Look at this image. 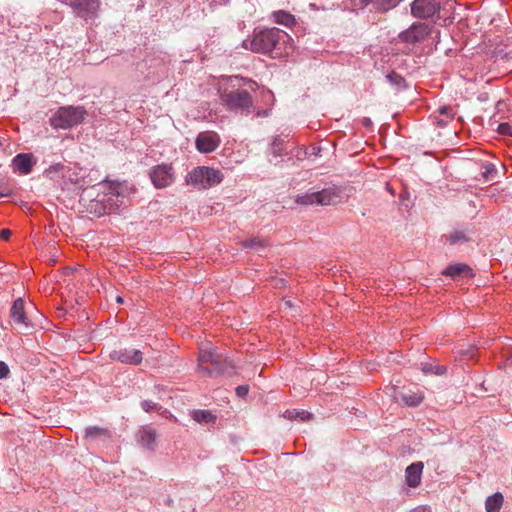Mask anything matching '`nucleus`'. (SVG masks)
<instances>
[{
    "label": "nucleus",
    "mask_w": 512,
    "mask_h": 512,
    "mask_svg": "<svg viewBox=\"0 0 512 512\" xmlns=\"http://www.w3.org/2000/svg\"><path fill=\"white\" fill-rule=\"evenodd\" d=\"M503 504V495L500 492H496L491 496H488L485 501L486 512H499Z\"/></svg>",
    "instance_id": "21"
},
{
    "label": "nucleus",
    "mask_w": 512,
    "mask_h": 512,
    "mask_svg": "<svg viewBox=\"0 0 512 512\" xmlns=\"http://www.w3.org/2000/svg\"><path fill=\"white\" fill-rule=\"evenodd\" d=\"M284 417L289 420H301L305 421L307 419H310L312 417V414L307 411H297V410H287L284 413Z\"/></svg>",
    "instance_id": "28"
},
{
    "label": "nucleus",
    "mask_w": 512,
    "mask_h": 512,
    "mask_svg": "<svg viewBox=\"0 0 512 512\" xmlns=\"http://www.w3.org/2000/svg\"><path fill=\"white\" fill-rule=\"evenodd\" d=\"M61 2L71 6L74 13L85 20L95 18L97 16L100 2L99 0H60Z\"/></svg>",
    "instance_id": "8"
},
{
    "label": "nucleus",
    "mask_w": 512,
    "mask_h": 512,
    "mask_svg": "<svg viewBox=\"0 0 512 512\" xmlns=\"http://www.w3.org/2000/svg\"><path fill=\"white\" fill-rule=\"evenodd\" d=\"M403 1L404 0H369V3H372L377 11L387 12L398 6Z\"/></svg>",
    "instance_id": "23"
},
{
    "label": "nucleus",
    "mask_w": 512,
    "mask_h": 512,
    "mask_svg": "<svg viewBox=\"0 0 512 512\" xmlns=\"http://www.w3.org/2000/svg\"><path fill=\"white\" fill-rule=\"evenodd\" d=\"M140 405L145 412H151L152 410H158L161 408L157 403L150 400H143Z\"/></svg>",
    "instance_id": "33"
},
{
    "label": "nucleus",
    "mask_w": 512,
    "mask_h": 512,
    "mask_svg": "<svg viewBox=\"0 0 512 512\" xmlns=\"http://www.w3.org/2000/svg\"><path fill=\"white\" fill-rule=\"evenodd\" d=\"M86 114L82 106L60 107L50 118V124L55 129H68L82 123Z\"/></svg>",
    "instance_id": "2"
},
{
    "label": "nucleus",
    "mask_w": 512,
    "mask_h": 512,
    "mask_svg": "<svg viewBox=\"0 0 512 512\" xmlns=\"http://www.w3.org/2000/svg\"><path fill=\"white\" fill-rule=\"evenodd\" d=\"M33 164V155L30 153L17 154L12 160V167L14 171H17L22 175L29 174L32 171Z\"/></svg>",
    "instance_id": "17"
},
{
    "label": "nucleus",
    "mask_w": 512,
    "mask_h": 512,
    "mask_svg": "<svg viewBox=\"0 0 512 512\" xmlns=\"http://www.w3.org/2000/svg\"><path fill=\"white\" fill-rule=\"evenodd\" d=\"M446 370L447 369L445 366L433 365V364H429V363H425L422 366V371L425 374L443 375V374H445Z\"/></svg>",
    "instance_id": "30"
},
{
    "label": "nucleus",
    "mask_w": 512,
    "mask_h": 512,
    "mask_svg": "<svg viewBox=\"0 0 512 512\" xmlns=\"http://www.w3.org/2000/svg\"><path fill=\"white\" fill-rule=\"evenodd\" d=\"M447 122H448V119L446 117L445 118H437V120H436V123L439 126H446Z\"/></svg>",
    "instance_id": "41"
},
{
    "label": "nucleus",
    "mask_w": 512,
    "mask_h": 512,
    "mask_svg": "<svg viewBox=\"0 0 512 512\" xmlns=\"http://www.w3.org/2000/svg\"><path fill=\"white\" fill-rule=\"evenodd\" d=\"M431 33V28L423 22H414L408 29L399 33L401 42L415 44L425 40Z\"/></svg>",
    "instance_id": "7"
},
{
    "label": "nucleus",
    "mask_w": 512,
    "mask_h": 512,
    "mask_svg": "<svg viewBox=\"0 0 512 512\" xmlns=\"http://www.w3.org/2000/svg\"><path fill=\"white\" fill-rule=\"evenodd\" d=\"M498 131L502 135H512V127L508 123H501Z\"/></svg>",
    "instance_id": "35"
},
{
    "label": "nucleus",
    "mask_w": 512,
    "mask_h": 512,
    "mask_svg": "<svg viewBox=\"0 0 512 512\" xmlns=\"http://www.w3.org/2000/svg\"><path fill=\"white\" fill-rule=\"evenodd\" d=\"M192 418L198 423H214L216 416L209 410H194L192 412Z\"/></svg>",
    "instance_id": "24"
},
{
    "label": "nucleus",
    "mask_w": 512,
    "mask_h": 512,
    "mask_svg": "<svg viewBox=\"0 0 512 512\" xmlns=\"http://www.w3.org/2000/svg\"><path fill=\"white\" fill-rule=\"evenodd\" d=\"M110 359L128 365H139L143 361V353L134 348H120L109 354Z\"/></svg>",
    "instance_id": "12"
},
{
    "label": "nucleus",
    "mask_w": 512,
    "mask_h": 512,
    "mask_svg": "<svg viewBox=\"0 0 512 512\" xmlns=\"http://www.w3.org/2000/svg\"><path fill=\"white\" fill-rule=\"evenodd\" d=\"M61 168H63V164L61 163H57L55 165H51L50 168L48 169L49 172H52V171H59Z\"/></svg>",
    "instance_id": "39"
},
{
    "label": "nucleus",
    "mask_w": 512,
    "mask_h": 512,
    "mask_svg": "<svg viewBox=\"0 0 512 512\" xmlns=\"http://www.w3.org/2000/svg\"><path fill=\"white\" fill-rule=\"evenodd\" d=\"M122 204L123 199L121 197L120 186L111 185L109 191L97 202V205H101V209H97L96 214L101 216L116 213Z\"/></svg>",
    "instance_id": "6"
},
{
    "label": "nucleus",
    "mask_w": 512,
    "mask_h": 512,
    "mask_svg": "<svg viewBox=\"0 0 512 512\" xmlns=\"http://www.w3.org/2000/svg\"><path fill=\"white\" fill-rule=\"evenodd\" d=\"M285 305L290 306V301H285Z\"/></svg>",
    "instance_id": "47"
},
{
    "label": "nucleus",
    "mask_w": 512,
    "mask_h": 512,
    "mask_svg": "<svg viewBox=\"0 0 512 512\" xmlns=\"http://www.w3.org/2000/svg\"><path fill=\"white\" fill-rule=\"evenodd\" d=\"M9 373H10V370H9L8 365L5 362L0 361V379L7 378Z\"/></svg>",
    "instance_id": "36"
},
{
    "label": "nucleus",
    "mask_w": 512,
    "mask_h": 512,
    "mask_svg": "<svg viewBox=\"0 0 512 512\" xmlns=\"http://www.w3.org/2000/svg\"><path fill=\"white\" fill-rule=\"evenodd\" d=\"M249 392V386L248 385H240L236 388V395L238 397H245Z\"/></svg>",
    "instance_id": "37"
},
{
    "label": "nucleus",
    "mask_w": 512,
    "mask_h": 512,
    "mask_svg": "<svg viewBox=\"0 0 512 512\" xmlns=\"http://www.w3.org/2000/svg\"><path fill=\"white\" fill-rule=\"evenodd\" d=\"M272 16L274 18V21L277 24H280V25H283L286 27H291V26L295 25V23H296L295 17L292 14H290L289 12L284 11V10L274 11L272 13Z\"/></svg>",
    "instance_id": "22"
},
{
    "label": "nucleus",
    "mask_w": 512,
    "mask_h": 512,
    "mask_svg": "<svg viewBox=\"0 0 512 512\" xmlns=\"http://www.w3.org/2000/svg\"><path fill=\"white\" fill-rule=\"evenodd\" d=\"M386 79L390 84L395 85L399 88L405 87L404 77H402L401 75H399L398 73H396L394 71L388 73L386 75Z\"/></svg>",
    "instance_id": "31"
},
{
    "label": "nucleus",
    "mask_w": 512,
    "mask_h": 512,
    "mask_svg": "<svg viewBox=\"0 0 512 512\" xmlns=\"http://www.w3.org/2000/svg\"><path fill=\"white\" fill-rule=\"evenodd\" d=\"M116 301H117L118 303H123V298H122L121 296H118V297L116 298Z\"/></svg>",
    "instance_id": "45"
},
{
    "label": "nucleus",
    "mask_w": 512,
    "mask_h": 512,
    "mask_svg": "<svg viewBox=\"0 0 512 512\" xmlns=\"http://www.w3.org/2000/svg\"><path fill=\"white\" fill-rule=\"evenodd\" d=\"M11 236V231L9 229H2L0 231V238L3 240H8Z\"/></svg>",
    "instance_id": "38"
},
{
    "label": "nucleus",
    "mask_w": 512,
    "mask_h": 512,
    "mask_svg": "<svg viewBox=\"0 0 512 512\" xmlns=\"http://www.w3.org/2000/svg\"><path fill=\"white\" fill-rule=\"evenodd\" d=\"M219 353H217L215 350H201L198 361L199 364L203 366L205 363L217 364L216 357Z\"/></svg>",
    "instance_id": "26"
},
{
    "label": "nucleus",
    "mask_w": 512,
    "mask_h": 512,
    "mask_svg": "<svg viewBox=\"0 0 512 512\" xmlns=\"http://www.w3.org/2000/svg\"><path fill=\"white\" fill-rule=\"evenodd\" d=\"M360 1H361L362 3H364V4H366V5H367V4H369V0H360Z\"/></svg>",
    "instance_id": "46"
},
{
    "label": "nucleus",
    "mask_w": 512,
    "mask_h": 512,
    "mask_svg": "<svg viewBox=\"0 0 512 512\" xmlns=\"http://www.w3.org/2000/svg\"><path fill=\"white\" fill-rule=\"evenodd\" d=\"M295 202L299 205H317L316 192H307L303 195H298Z\"/></svg>",
    "instance_id": "27"
},
{
    "label": "nucleus",
    "mask_w": 512,
    "mask_h": 512,
    "mask_svg": "<svg viewBox=\"0 0 512 512\" xmlns=\"http://www.w3.org/2000/svg\"><path fill=\"white\" fill-rule=\"evenodd\" d=\"M411 512H430V510L427 508H424V507H418V508L412 510Z\"/></svg>",
    "instance_id": "43"
},
{
    "label": "nucleus",
    "mask_w": 512,
    "mask_h": 512,
    "mask_svg": "<svg viewBox=\"0 0 512 512\" xmlns=\"http://www.w3.org/2000/svg\"><path fill=\"white\" fill-rule=\"evenodd\" d=\"M448 241L451 245L464 243L468 241V237L464 231H454L449 237Z\"/></svg>",
    "instance_id": "32"
},
{
    "label": "nucleus",
    "mask_w": 512,
    "mask_h": 512,
    "mask_svg": "<svg viewBox=\"0 0 512 512\" xmlns=\"http://www.w3.org/2000/svg\"><path fill=\"white\" fill-rule=\"evenodd\" d=\"M84 439L90 445L106 443L110 439V433L107 429L87 427L85 429Z\"/></svg>",
    "instance_id": "18"
},
{
    "label": "nucleus",
    "mask_w": 512,
    "mask_h": 512,
    "mask_svg": "<svg viewBox=\"0 0 512 512\" xmlns=\"http://www.w3.org/2000/svg\"><path fill=\"white\" fill-rule=\"evenodd\" d=\"M401 400L408 406H417L422 402L423 397L417 393H403Z\"/></svg>",
    "instance_id": "29"
},
{
    "label": "nucleus",
    "mask_w": 512,
    "mask_h": 512,
    "mask_svg": "<svg viewBox=\"0 0 512 512\" xmlns=\"http://www.w3.org/2000/svg\"><path fill=\"white\" fill-rule=\"evenodd\" d=\"M438 112L441 116H444L446 117L447 119H452L453 116H454V113L452 111V108L449 107V106H441L439 109H438Z\"/></svg>",
    "instance_id": "34"
},
{
    "label": "nucleus",
    "mask_w": 512,
    "mask_h": 512,
    "mask_svg": "<svg viewBox=\"0 0 512 512\" xmlns=\"http://www.w3.org/2000/svg\"><path fill=\"white\" fill-rule=\"evenodd\" d=\"M424 464L421 461L414 462L405 469V483L410 488H417L421 484Z\"/></svg>",
    "instance_id": "16"
},
{
    "label": "nucleus",
    "mask_w": 512,
    "mask_h": 512,
    "mask_svg": "<svg viewBox=\"0 0 512 512\" xmlns=\"http://www.w3.org/2000/svg\"><path fill=\"white\" fill-rule=\"evenodd\" d=\"M222 102L230 110L250 111L253 105L252 96L246 90H233L221 94Z\"/></svg>",
    "instance_id": "4"
},
{
    "label": "nucleus",
    "mask_w": 512,
    "mask_h": 512,
    "mask_svg": "<svg viewBox=\"0 0 512 512\" xmlns=\"http://www.w3.org/2000/svg\"><path fill=\"white\" fill-rule=\"evenodd\" d=\"M223 174L220 170L206 166L194 168L186 177L188 185L198 189H207L221 183Z\"/></svg>",
    "instance_id": "3"
},
{
    "label": "nucleus",
    "mask_w": 512,
    "mask_h": 512,
    "mask_svg": "<svg viewBox=\"0 0 512 512\" xmlns=\"http://www.w3.org/2000/svg\"><path fill=\"white\" fill-rule=\"evenodd\" d=\"M410 7L412 16L419 19H429L440 11L436 0H414Z\"/></svg>",
    "instance_id": "9"
},
{
    "label": "nucleus",
    "mask_w": 512,
    "mask_h": 512,
    "mask_svg": "<svg viewBox=\"0 0 512 512\" xmlns=\"http://www.w3.org/2000/svg\"><path fill=\"white\" fill-rule=\"evenodd\" d=\"M98 201H99V200L92 201V203H91V205H90V209H91V211L93 210V211H94V213H96V210H97V209H101V205H97V202H98Z\"/></svg>",
    "instance_id": "40"
},
{
    "label": "nucleus",
    "mask_w": 512,
    "mask_h": 512,
    "mask_svg": "<svg viewBox=\"0 0 512 512\" xmlns=\"http://www.w3.org/2000/svg\"><path fill=\"white\" fill-rule=\"evenodd\" d=\"M10 316L13 322L18 326L21 333L28 334L33 330V325L29 322L26 316L24 301L22 298H18L13 302L10 309Z\"/></svg>",
    "instance_id": "10"
},
{
    "label": "nucleus",
    "mask_w": 512,
    "mask_h": 512,
    "mask_svg": "<svg viewBox=\"0 0 512 512\" xmlns=\"http://www.w3.org/2000/svg\"><path fill=\"white\" fill-rule=\"evenodd\" d=\"M246 83H249L252 90H255V87L257 86L256 82L252 80H247Z\"/></svg>",
    "instance_id": "44"
},
{
    "label": "nucleus",
    "mask_w": 512,
    "mask_h": 512,
    "mask_svg": "<svg viewBox=\"0 0 512 512\" xmlns=\"http://www.w3.org/2000/svg\"><path fill=\"white\" fill-rule=\"evenodd\" d=\"M242 247L247 250L261 252L267 247V243L260 238H252L241 243Z\"/></svg>",
    "instance_id": "25"
},
{
    "label": "nucleus",
    "mask_w": 512,
    "mask_h": 512,
    "mask_svg": "<svg viewBox=\"0 0 512 512\" xmlns=\"http://www.w3.org/2000/svg\"><path fill=\"white\" fill-rule=\"evenodd\" d=\"M216 361L217 364H212V369L198 365V370L206 376L233 375L235 366L233 362L228 359V357H225L219 353L216 357Z\"/></svg>",
    "instance_id": "11"
},
{
    "label": "nucleus",
    "mask_w": 512,
    "mask_h": 512,
    "mask_svg": "<svg viewBox=\"0 0 512 512\" xmlns=\"http://www.w3.org/2000/svg\"><path fill=\"white\" fill-rule=\"evenodd\" d=\"M291 37L279 28H266L255 30L251 40L243 41L242 46L254 53L270 54L272 52L282 53Z\"/></svg>",
    "instance_id": "1"
},
{
    "label": "nucleus",
    "mask_w": 512,
    "mask_h": 512,
    "mask_svg": "<svg viewBox=\"0 0 512 512\" xmlns=\"http://www.w3.org/2000/svg\"><path fill=\"white\" fill-rule=\"evenodd\" d=\"M317 205H335L340 202L342 197V190L335 186H328L320 191H316Z\"/></svg>",
    "instance_id": "14"
},
{
    "label": "nucleus",
    "mask_w": 512,
    "mask_h": 512,
    "mask_svg": "<svg viewBox=\"0 0 512 512\" xmlns=\"http://www.w3.org/2000/svg\"><path fill=\"white\" fill-rule=\"evenodd\" d=\"M149 177L156 189H164L175 181V171L172 164H158L149 171Z\"/></svg>",
    "instance_id": "5"
},
{
    "label": "nucleus",
    "mask_w": 512,
    "mask_h": 512,
    "mask_svg": "<svg viewBox=\"0 0 512 512\" xmlns=\"http://www.w3.org/2000/svg\"><path fill=\"white\" fill-rule=\"evenodd\" d=\"M136 440L143 448L154 451L157 446V434L151 426L141 427L137 434Z\"/></svg>",
    "instance_id": "15"
},
{
    "label": "nucleus",
    "mask_w": 512,
    "mask_h": 512,
    "mask_svg": "<svg viewBox=\"0 0 512 512\" xmlns=\"http://www.w3.org/2000/svg\"><path fill=\"white\" fill-rule=\"evenodd\" d=\"M220 137L216 132L205 131L198 134L195 145L201 153H211L220 145Z\"/></svg>",
    "instance_id": "13"
},
{
    "label": "nucleus",
    "mask_w": 512,
    "mask_h": 512,
    "mask_svg": "<svg viewBox=\"0 0 512 512\" xmlns=\"http://www.w3.org/2000/svg\"><path fill=\"white\" fill-rule=\"evenodd\" d=\"M286 153L287 152H286L285 140L280 136L274 137L273 141L271 142V144L267 150L268 156L271 155L273 158H277V157H282ZM268 161L270 163H273V159L270 157H268Z\"/></svg>",
    "instance_id": "20"
},
{
    "label": "nucleus",
    "mask_w": 512,
    "mask_h": 512,
    "mask_svg": "<svg viewBox=\"0 0 512 512\" xmlns=\"http://www.w3.org/2000/svg\"><path fill=\"white\" fill-rule=\"evenodd\" d=\"M362 124H363V126H365V127H370V126L372 125V121H371V119H370V118L365 117V118H363V120H362Z\"/></svg>",
    "instance_id": "42"
},
{
    "label": "nucleus",
    "mask_w": 512,
    "mask_h": 512,
    "mask_svg": "<svg viewBox=\"0 0 512 512\" xmlns=\"http://www.w3.org/2000/svg\"><path fill=\"white\" fill-rule=\"evenodd\" d=\"M442 274L449 276L453 279L473 276L472 269L470 268V266H468L467 264H464V263H457L454 265H449L442 272Z\"/></svg>",
    "instance_id": "19"
}]
</instances>
